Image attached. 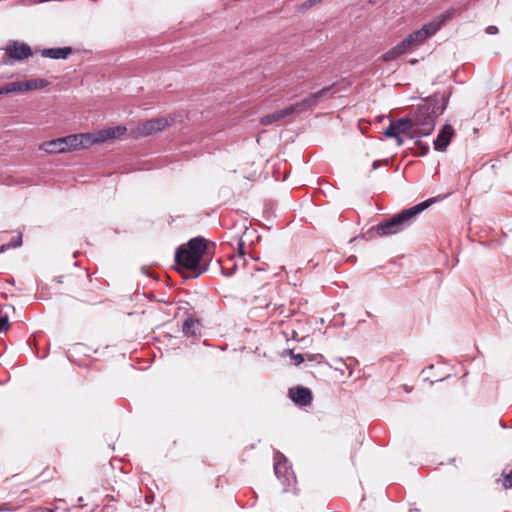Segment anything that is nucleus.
<instances>
[{
	"label": "nucleus",
	"instance_id": "nucleus-1",
	"mask_svg": "<svg viewBox=\"0 0 512 512\" xmlns=\"http://www.w3.org/2000/svg\"><path fill=\"white\" fill-rule=\"evenodd\" d=\"M206 251L207 241L202 237L193 238L177 249L175 261L185 278H197L207 271L208 263L204 261Z\"/></svg>",
	"mask_w": 512,
	"mask_h": 512
},
{
	"label": "nucleus",
	"instance_id": "nucleus-2",
	"mask_svg": "<svg viewBox=\"0 0 512 512\" xmlns=\"http://www.w3.org/2000/svg\"><path fill=\"white\" fill-rule=\"evenodd\" d=\"M446 109L444 97L436 96L418 105L417 109L409 113V117L416 129L418 136H428L435 128V120Z\"/></svg>",
	"mask_w": 512,
	"mask_h": 512
},
{
	"label": "nucleus",
	"instance_id": "nucleus-3",
	"mask_svg": "<svg viewBox=\"0 0 512 512\" xmlns=\"http://www.w3.org/2000/svg\"><path fill=\"white\" fill-rule=\"evenodd\" d=\"M435 200L430 198L409 209H405L390 219L380 222L375 226V231L380 236H391L402 232L412 223L413 218L428 208Z\"/></svg>",
	"mask_w": 512,
	"mask_h": 512
},
{
	"label": "nucleus",
	"instance_id": "nucleus-4",
	"mask_svg": "<svg viewBox=\"0 0 512 512\" xmlns=\"http://www.w3.org/2000/svg\"><path fill=\"white\" fill-rule=\"evenodd\" d=\"M328 91L329 88H323L322 90L311 94L309 97L303 99L300 102L294 103L288 107H285L284 109L270 113L260 119V124L267 126L274 122H278L285 118L299 115L304 111L313 109L323 99Z\"/></svg>",
	"mask_w": 512,
	"mask_h": 512
},
{
	"label": "nucleus",
	"instance_id": "nucleus-5",
	"mask_svg": "<svg viewBox=\"0 0 512 512\" xmlns=\"http://www.w3.org/2000/svg\"><path fill=\"white\" fill-rule=\"evenodd\" d=\"M453 12V10L445 12L433 21L423 25L421 29L412 32L405 39H403L401 44L406 52L411 51L417 46L423 44L429 37L434 35L446 22V20L452 17Z\"/></svg>",
	"mask_w": 512,
	"mask_h": 512
},
{
	"label": "nucleus",
	"instance_id": "nucleus-6",
	"mask_svg": "<svg viewBox=\"0 0 512 512\" xmlns=\"http://www.w3.org/2000/svg\"><path fill=\"white\" fill-rule=\"evenodd\" d=\"M384 136L387 138H394L398 146L403 144L402 135L409 138H418L416 129L409 117H406L391 121L390 125L384 130Z\"/></svg>",
	"mask_w": 512,
	"mask_h": 512
},
{
	"label": "nucleus",
	"instance_id": "nucleus-7",
	"mask_svg": "<svg viewBox=\"0 0 512 512\" xmlns=\"http://www.w3.org/2000/svg\"><path fill=\"white\" fill-rule=\"evenodd\" d=\"M170 125L169 120L166 117H159L156 119H149L140 122L136 128L131 131L134 138L147 137L157 132L164 130Z\"/></svg>",
	"mask_w": 512,
	"mask_h": 512
},
{
	"label": "nucleus",
	"instance_id": "nucleus-8",
	"mask_svg": "<svg viewBox=\"0 0 512 512\" xmlns=\"http://www.w3.org/2000/svg\"><path fill=\"white\" fill-rule=\"evenodd\" d=\"M274 472L277 478L282 480L283 485L291 487L295 484L296 478L288 465V460L279 452L274 457Z\"/></svg>",
	"mask_w": 512,
	"mask_h": 512
},
{
	"label": "nucleus",
	"instance_id": "nucleus-9",
	"mask_svg": "<svg viewBox=\"0 0 512 512\" xmlns=\"http://www.w3.org/2000/svg\"><path fill=\"white\" fill-rule=\"evenodd\" d=\"M93 135L90 133L84 134H71L63 138V142L65 145V151H73L79 150L81 148L87 147L93 143Z\"/></svg>",
	"mask_w": 512,
	"mask_h": 512
},
{
	"label": "nucleus",
	"instance_id": "nucleus-10",
	"mask_svg": "<svg viewBox=\"0 0 512 512\" xmlns=\"http://www.w3.org/2000/svg\"><path fill=\"white\" fill-rule=\"evenodd\" d=\"M127 131L125 126L109 127L107 129L100 130L93 135V143H103L110 139H115L124 135Z\"/></svg>",
	"mask_w": 512,
	"mask_h": 512
},
{
	"label": "nucleus",
	"instance_id": "nucleus-11",
	"mask_svg": "<svg viewBox=\"0 0 512 512\" xmlns=\"http://www.w3.org/2000/svg\"><path fill=\"white\" fill-rule=\"evenodd\" d=\"M289 397L291 400L300 406L310 405L312 402L311 391L303 386H297L289 389Z\"/></svg>",
	"mask_w": 512,
	"mask_h": 512
},
{
	"label": "nucleus",
	"instance_id": "nucleus-12",
	"mask_svg": "<svg viewBox=\"0 0 512 512\" xmlns=\"http://www.w3.org/2000/svg\"><path fill=\"white\" fill-rule=\"evenodd\" d=\"M454 129L451 125L446 124L439 131L437 138L434 141V148L437 151H445L447 146L449 145L453 135Z\"/></svg>",
	"mask_w": 512,
	"mask_h": 512
},
{
	"label": "nucleus",
	"instance_id": "nucleus-13",
	"mask_svg": "<svg viewBox=\"0 0 512 512\" xmlns=\"http://www.w3.org/2000/svg\"><path fill=\"white\" fill-rule=\"evenodd\" d=\"M7 54L9 57L16 60H23L32 56V50L30 46L25 43L18 44L14 43L13 45L7 48Z\"/></svg>",
	"mask_w": 512,
	"mask_h": 512
},
{
	"label": "nucleus",
	"instance_id": "nucleus-14",
	"mask_svg": "<svg viewBox=\"0 0 512 512\" xmlns=\"http://www.w3.org/2000/svg\"><path fill=\"white\" fill-rule=\"evenodd\" d=\"M39 150H42L48 154L65 153V145L63 138H57L50 141H45L39 145Z\"/></svg>",
	"mask_w": 512,
	"mask_h": 512
},
{
	"label": "nucleus",
	"instance_id": "nucleus-15",
	"mask_svg": "<svg viewBox=\"0 0 512 512\" xmlns=\"http://www.w3.org/2000/svg\"><path fill=\"white\" fill-rule=\"evenodd\" d=\"M72 53L71 47L49 48L41 51L42 57L52 59H66Z\"/></svg>",
	"mask_w": 512,
	"mask_h": 512
},
{
	"label": "nucleus",
	"instance_id": "nucleus-16",
	"mask_svg": "<svg viewBox=\"0 0 512 512\" xmlns=\"http://www.w3.org/2000/svg\"><path fill=\"white\" fill-rule=\"evenodd\" d=\"M240 265L242 266V263L238 260V257L231 255L223 262L221 266L222 272L226 276H232L237 272Z\"/></svg>",
	"mask_w": 512,
	"mask_h": 512
},
{
	"label": "nucleus",
	"instance_id": "nucleus-17",
	"mask_svg": "<svg viewBox=\"0 0 512 512\" xmlns=\"http://www.w3.org/2000/svg\"><path fill=\"white\" fill-rule=\"evenodd\" d=\"M182 331L186 336H196L200 333V323L198 320L188 318L185 320L182 326Z\"/></svg>",
	"mask_w": 512,
	"mask_h": 512
},
{
	"label": "nucleus",
	"instance_id": "nucleus-18",
	"mask_svg": "<svg viewBox=\"0 0 512 512\" xmlns=\"http://www.w3.org/2000/svg\"><path fill=\"white\" fill-rule=\"evenodd\" d=\"M406 53V50L402 46L401 42L398 43L396 46L385 52L382 56V59L384 62H389L394 60L395 58L403 55Z\"/></svg>",
	"mask_w": 512,
	"mask_h": 512
},
{
	"label": "nucleus",
	"instance_id": "nucleus-19",
	"mask_svg": "<svg viewBox=\"0 0 512 512\" xmlns=\"http://www.w3.org/2000/svg\"><path fill=\"white\" fill-rule=\"evenodd\" d=\"M26 91L25 88V81H16V82H10L0 88V93L2 94H9V93H16V92H24Z\"/></svg>",
	"mask_w": 512,
	"mask_h": 512
},
{
	"label": "nucleus",
	"instance_id": "nucleus-20",
	"mask_svg": "<svg viewBox=\"0 0 512 512\" xmlns=\"http://www.w3.org/2000/svg\"><path fill=\"white\" fill-rule=\"evenodd\" d=\"M47 81L44 79H32L29 81H25L26 91L41 89L47 86Z\"/></svg>",
	"mask_w": 512,
	"mask_h": 512
},
{
	"label": "nucleus",
	"instance_id": "nucleus-21",
	"mask_svg": "<svg viewBox=\"0 0 512 512\" xmlns=\"http://www.w3.org/2000/svg\"><path fill=\"white\" fill-rule=\"evenodd\" d=\"M414 145L413 149L416 156H425L429 152V146L421 140H416Z\"/></svg>",
	"mask_w": 512,
	"mask_h": 512
},
{
	"label": "nucleus",
	"instance_id": "nucleus-22",
	"mask_svg": "<svg viewBox=\"0 0 512 512\" xmlns=\"http://www.w3.org/2000/svg\"><path fill=\"white\" fill-rule=\"evenodd\" d=\"M502 486L505 489L512 488V468L509 471H503L502 473Z\"/></svg>",
	"mask_w": 512,
	"mask_h": 512
},
{
	"label": "nucleus",
	"instance_id": "nucleus-23",
	"mask_svg": "<svg viewBox=\"0 0 512 512\" xmlns=\"http://www.w3.org/2000/svg\"><path fill=\"white\" fill-rule=\"evenodd\" d=\"M237 252H238V255L236 257H238V260L241 261V263H242V267H244L245 266V259H244L245 243L242 240H239L237 243Z\"/></svg>",
	"mask_w": 512,
	"mask_h": 512
},
{
	"label": "nucleus",
	"instance_id": "nucleus-24",
	"mask_svg": "<svg viewBox=\"0 0 512 512\" xmlns=\"http://www.w3.org/2000/svg\"><path fill=\"white\" fill-rule=\"evenodd\" d=\"M9 320L7 316L0 317V333L6 332L9 329Z\"/></svg>",
	"mask_w": 512,
	"mask_h": 512
},
{
	"label": "nucleus",
	"instance_id": "nucleus-25",
	"mask_svg": "<svg viewBox=\"0 0 512 512\" xmlns=\"http://www.w3.org/2000/svg\"><path fill=\"white\" fill-rule=\"evenodd\" d=\"M320 2H322V0H307L301 5V9L307 10Z\"/></svg>",
	"mask_w": 512,
	"mask_h": 512
},
{
	"label": "nucleus",
	"instance_id": "nucleus-26",
	"mask_svg": "<svg viewBox=\"0 0 512 512\" xmlns=\"http://www.w3.org/2000/svg\"><path fill=\"white\" fill-rule=\"evenodd\" d=\"M486 32L488 34H497L498 33V28L496 26H494V25H491V26H488L486 28Z\"/></svg>",
	"mask_w": 512,
	"mask_h": 512
},
{
	"label": "nucleus",
	"instance_id": "nucleus-27",
	"mask_svg": "<svg viewBox=\"0 0 512 512\" xmlns=\"http://www.w3.org/2000/svg\"><path fill=\"white\" fill-rule=\"evenodd\" d=\"M293 359L296 361V364H301L304 361L302 354L293 355Z\"/></svg>",
	"mask_w": 512,
	"mask_h": 512
},
{
	"label": "nucleus",
	"instance_id": "nucleus-28",
	"mask_svg": "<svg viewBox=\"0 0 512 512\" xmlns=\"http://www.w3.org/2000/svg\"><path fill=\"white\" fill-rule=\"evenodd\" d=\"M379 164H380V161H375V162L373 163V169H377V168H378V166H379Z\"/></svg>",
	"mask_w": 512,
	"mask_h": 512
}]
</instances>
